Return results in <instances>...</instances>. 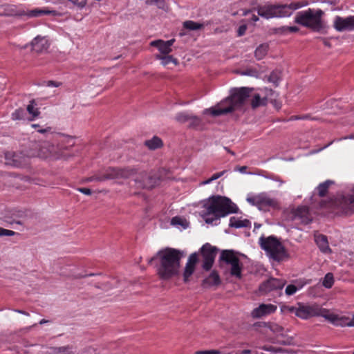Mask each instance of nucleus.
<instances>
[{"label":"nucleus","instance_id":"nucleus-1","mask_svg":"<svg viewBox=\"0 0 354 354\" xmlns=\"http://www.w3.org/2000/svg\"><path fill=\"white\" fill-rule=\"evenodd\" d=\"M185 256L183 251L166 248L158 251L156 256L149 259L151 264L157 260V274L162 280H169L178 275L180 269V261Z\"/></svg>","mask_w":354,"mask_h":354},{"label":"nucleus","instance_id":"nucleus-2","mask_svg":"<svg viewBox=\"0 0 354 354\" xmlns=\"http://www.w3.org/2000/svg\"><path fill=\"white\" fill-rule=\"evenodd\" d=\"M203 207L204 210L201 213V216L206 223L212 225L221 218L231 213H236L238 210L236 205L229 198L220 196L209 197Z\"/></svg>","mask_w":354,"mask_h":354},{"label":"nucleus","instance_id":"nucleus-3","mask_svg":"<svg viewBox=\"0 0 354 354\" xmlns=\"http://www.w3.org/2000/svg\"><path fill=\"white\" fill-rule=\"evenodd\" d=\"M252 91H254V89L248 87L232 88L227 97L216 106L205 110V112H209L213 116H218L241 109L248 101Z\"/></svg>","mask_w":354,"mask_h":354},{"label":"nucleus","instance_id":"nucleus-4","mask_svg":"<svg viewBox=\"0 0 354 354\" xmlns=\"http://www.w3.org/2000/svg\"><path fill=\"white\" fill-rule=\"evenodd\" d=\"M308 5V2L297 1L292 2L290 4H269L258 6L255 10L259 16L266 19L276 17H288L292 15V12L301 8Z\"/></svg>","mask_w":354,"mask_h":354},{"label":"nucleus","instance_id":"nucleus-5","mask_svg":"<svg viewBox=\"0 0 354 354\" xmlns=\"http://www.w3.org/2000/svg\"><path fill=\"white\" fill-rule=\"evenodd\" d=\"M324 16V12L322 10L308 8L297 12L294 21L314 32L323 33L326 28Z\"/></svg>","mask_w":354,"mask_h":354},{"label":"nucleus","instance_id":"nucleus-6","mask_svg":"<svg viewBox=\"0 0 354 354\" xmlns=\"http://www.w3.org/2000/svg\"><path fill=\"white\" fill-rule=\"evenodd\" d=\"M259 243L266 254L274 261H281L288 257L284 246L276 236H261Z\"/></svg>","mask_w":354,"mask_h":354},{"label":"nucleus","instance_id":"nucleus-7","mask_svg":"<svg viewBox=\"0 0 354 354\" xmlns=\"http://www.w3.org/2000/svg\"><path fill=\"white\" fill-rule=\"evenodd\" d=\"M298 305V307L287 306L286 307V309L288 312L294 313L297 317L303 319H307L310 317L317 316H321L323 317L325 308H322L317 304L305 305L299 304Z\"/></svg>","mask_w":354,"mask_h":354},{"label":"nucleus","instance_id":"nucleus-8","mask_svg":"<svg viewBox=\"0 0 354 354\" xmlns=\"http://www.w3.org/2000/svg\"><path fill=\"white\" fill-rule=\"evenodd\" d=\"M219 261L230 266V274L232 277H235L237 279L241 278L243 265L233 250H223L221 252Z\"/></svg>","mask_w":354,"mask_h":354},{"label":"nucleus","instance_id":"nucleus-9","mask_svg":"<svg viewBox=\"0 0 354 354\" xmlns=\"http://www.w3.org/2000/svg\"><path fill=\"white\" fill-rule=\"evenodd\" d=\"M353 203H354V195L339 196L334 198H331L328 201H322L320 206L324 208L345 211Z\"/></svg>","mask_w":354,"mask_h":354},{"label":"nucleus","instance_id":"nucleus-10","mask_svg":"<svg viewBox=\"0 0 354 354\" xmlns=\"http://www.w3.org/2000/svg\"><path fill=\"white\" fill-rule=\"evenodd\" d=\"M247 201L252 205L257 206L261 210H267L270 207L277 208L278 202L274 198L270 197L266 193H261L256 196L249 197Z\"/></svg>","mask_w":354,"mask_h":354},{"label":"nucleus","instance_id":"nucleus-11","mask_svg":"<svg viewBox=\"0 0 354 354\" xmlns=\"http://www.w3.org/2000/svg\"><path fill=\"white\" fill-rule=\"evenodd\" d=\"M137 174L134 169L116 167L108 168L104 174L99 178V180L125 179L130 178Z\"/></svg>","mask_w":354,"mask_h":354},{"label":"nucleus","instance_id":"nucleus-12","mask_svg":"<svg viewBox=\"0 0 354 354\" xmlns=\"http://www.w3.org/2000/svg\"><path fill=\"white\" fill-rule=\"evenodd\" d=\"M200 251L203 257L202 268L209 271L213 266L218 249L207 243L201 247Z\"/></svg>","mask_w":354,"mask_h":354},{"label":"nucleus","instance_id":"nucleus-13","mask_svg":"<svg viewBox=\"0 0 354 354\" xmlns=\"http://www.w3.org/2000/svg\"><path fill=\"white\" fill-rule=\"evenodd\" d=\"M259 93L251 92V95L249 97L250 102V106L253 109H256L258 107L266 106L268 102V95H272L273 91L272 89L265 88L261 91Z\"/></svg>","mask_w":354,"mask_h":354},{"label":"nucleus","instance_id":"nucleus-14","mask_svg":"<svg viewBox=\"0 0 354 354\" xmlns=\"http://www.w3.org/2000/svg\"><path fill=\"white\" fill-rule=\"evenodd\" d=\"M286 283L283 279L270 278L260 284L259 291L261 295H266L272 290H282Z\"/></svg>","mask_w":354,"mask_h":354},{"label":"nucleus","instance_id":"nucleus-15","mask_svg":"<svg viewBox=\"0 0 354 354\" xmlns=\"http://www.w3.org/2000/svg\"><path fill=\"white\" fill-rule=\"evenodd\" d=\"M333 28L338 32L354 30V15L346 17L336 16L333 20Z\"/></svg>","mask_w":354,"mask_h":354},{"label":"nucleus","instance_id":"nucleus-16","mask_svg":"<svg viewBox=\"0 0 354 354\" xmlns=\"http://www.w3.org/2000/svg\"><path fill=\"white\" fill-rule=\"evenodd\" d=\"M323 317L336 326H350L351 324V319L349 317L339 315L326 308L324 311Z\"/></svg>","mask_w":354,"mask_h":354},{"label":"nucleus","instance_id":"nucleus-17","mask_svg":"<svg viewBox=\"0 0 354 354\" xmlns=\"http://www.w3.org/2000/svg\"><path fill=\"white\" fill-rule=\"evenodd\" d=\"M43 15H52L55 17H60L62 14L57 10H50L49 8L45 7L42 8H36L32 10H25L24 16L28 18H37Z\"/></svg>","mask_w":354,"mask_h":354},{"label":"nucleus","instance_id":"nucleus-18","mask_svg":"<svg viewBox=\"0 0 354 354\" xmlns=\"http://www.w3.org/2000/svg\"><path fill=\"white\" fill-rule=\"evenodd\" d=\"M198 261V254L196 252L192 253L188 257L183 272V281L186 283L189 281V277L195 270L196 265Z\"/></svg>","mask_w":354,"mask_h":354},{"label":"nucleus","instance_id":"nucleus-19","mask_svg":"<svg viewBox=\"0 0 354 354\" xmlns=\"http://www.w3.org/2000/svg\"><path fill=\"white\" fill-rule=\"evenodd\" d=\"M277 306L269 304H261L259 307L254 308L252 312V316L254 318H261L268 315H270L277 310Z\"/></svg>","mask_w":354,"mask_h":354},{"label":"nucleus","instance_id":"nucleus-20","mask_svg":"<svg viewBox=\"0 0 354 354\" xmlns=\"http://www.w3.org/2000/svg\"><path fill=\"white\" fill-rule=\"evenodd\" d=\"M175 42L174 39H171L167 41H163L162 39H158L152 41L150 43L151 46L156 47L158 50L163 55H168L172 51L171 46Z\"/></svg>","mask_w":354,"mask_h":354},{"label":"nucleus","instance_id":"nucleus-21","mask_svg":"<svg viewBox=\"0 0 354 354\" xmlns=\"http://www.w3.org/2000/svg\"><path fill=\"white\" fill-rule=\"evenodd\" d=\"M3 8L4 17H21L25 15V10L15 5L6 4Z\"/></svg>","mask_w":354,"mask_h":354},{"label":"nucleus","instance_id":"nucleus-22","mask_svg":"<svg viewBox=\"0 0 354 354\" xmlns=\"http://www.w3.org/2000/svg\"><path fill=\"white\" fill-rule=\"evenodd\" d=\"M32 49L36 53H41L49 47L47 39L44 37H36L31 42Z\"/></svg>","mask_w":354,"mask_h":354},{"label":"nucleus","instance_id":"nucleus-23","mask_svg":"<svg viewBox=\"0 0 354 354\" xmlns=\"http://www.w3.org/2000/svg\"><path fill=\"white\" fill-rule=\"evenodd\" d=\"M6 164L8 165L19 167L24 163L23 157L18 153L6 152L5 153Z\"/></svg>","mask_w":354,"mask_h":354},{"label":"nucleus","instance_id":"nucleus-24","mask_svg":"<svg viewBox=\"0 0 354 354\" xmlns=\"http://www.w3.org/2000/svg\"><path fill=\"white\" fill-rule=\"evenodd\" d=\"M315 241L322 252L328 253L331 252L326 236L323 234H315Z\"/></svg>","mask_w":354,"mask_h":354},{"label":"nucleus","instance_id":"nucleus-25","mask_svg":"<svg viewBox=\"0 0 354 354\" xmlns=\"http://www.w3.org/2000/svg\"><path fill=\"white\" fill-rule=\"evenodd\" d=\"M220 283V277L217 272L214 270L207 278L203 281L202 285L203 287L207 288L212 286H218Z\"/></svg>","mask_w":354,"mask_h":354},{"label":"nucleus","instance_id":"nucleus-26","mask_svg":"<svg viewBox=\"0 0 354 354\" xmlns=\"http://www.w3.org/2000/svg\"><path fill=\"white\" fill-rule=\"evenodd\" d=\"M146 178V180H141L138 178L134 179L136 186L138 188L151 189L154 187L155 184L156 183V179L153 176H149L148 174Z\"/></svg>","mask_w":354,"mask_h":354},{"label":"nucleus","instance_id":"nucleus-27","mask_svg":"<svg viewBox=\"0 0 354 354\" xmlns=\"http://www.w3.org/2000/svg\"><path fill=\"white\" fill-rule=\"evenodd\" d=\"M55 152L53 145H50L48 142H44L39 149L37 156L41 158H47L48 156L53 155Z\"/></svg>","mask_w":354,"mask_h":354},{"label":"nucleus","instance_id":"nucleus-28","mask_svg":"<svg viewBox=\"0 0 354 354\" xmlns=\"http://www.w3.org/2000/svg\"><path fill=\"white\" fill-rule=\"evenodd\" d=\"M250 221L248 219L241 220L236 217H231L230 220V227L235 228L247 227L250 226Z\"/></svg>","mask_w":354,"mask_h":354},{"label":"nucleus","instance_id":"nucleus-29","mask_svg":"<svg viewBox=\"0 0 354 354\" xmlns=\"http://www.w3.org/2000/svg\"><path fill=\"white\" fill-rule=\"evenodd\" d=\"M145 144L149 149L154 150L162 146V141L160 138L153 136L151 139L146 140Z\"/></svg>","mask_w":354,"mask_h":354},{"label":"nucleus","instance_id":"nucleus-30","mask_svg":"<svg viewBox=\"0 0 354 354\" xmlns=\"http://www.w3.org/2000/svg\"><path fill=\"white\" fill-rule=\"evenodd\" d=\"M35 106H36V104H35V100H31L30 102V103L28 104V105L27 106L26 110L28 112V113L32 115L31 118H28V120L29 121L33 120L35 118L38 117L40 114V111Z\"/></svg>","mask_w":354,"mask_h":354},{"label":"nucleus","instance_id":"nucleus-31","mask_svg":"<svg viewBox=\"0 0 354 354\" xmlns=\"http://www.w3.org/2000/svg\"><path fill=\"white\" fill-rule=\"evenodd\" d=\"M299 30L297 26H281L274 29V33L279 35H287L289 32H297Z\"/></svg>","mask_w":354,"mask_h":354},{"label":"nucleus","instance_id":"nucleus-32","mask_svg":"<svg viewBox=\"0 0 354 354\" xmlns=\"http://www.w3.org/2000/svg\"><path fill=\"white\" fill-rule=\"evenodd\" d=\"M333 183L334 182L330 180H327L325 182L320 183L317 187L319 196L321 197L324 196L326 194L330 185Z\"/></svg>","mask_w":354,"mask_h":354},{"label":"nucleus","instance_id":"nucleus-33","mask_svg":"<svg viewBox=\"0 0 354 354\" xmlns=\"http://www.w3.org/2000/svg\"><path fill=\"white\" fill-rule=\"evenodd\" d=\"M75 140L73 137L64 136L62 138L60 145L59 149L68 150L70 147L74 146Z\"/></svg>","mask_w":354,"mask_h":354},{"label":"nucleus","instance_id":"nucleus-34","mask_svg":"<svg viewBox=\"0 0 354 354\" xmlns=\"http://www.w3.org/2000/svg\"><path fill=\"white\" fill-rule=\"evenodd\" d=\"M268 50V45L266 44H261L259 46L255 51L254 55L257 59H263L267 54Z\"/></svg>","mask_w":354,"mask_h":354},{"label":"nucleus","instance_id":"nucleus-35","mask_svg":"<svg viewBox=\"0 0 354 354\" xmlns=\"http://www.w3.org/2000/svg\"><path fill=\"white\" fill-rule=\"evenodd\" d=\"M183 27L189 30H196L202 29L204 27V24L187 20L183 23Z\"/></svg>","mask_w":354,"mask_h":354},{"label":"nucleus","instance_id":"nucleus-36","mask_svg":"<svg viewBox=\"0 0 354 354\" xmlns=\"http://www.w3.org/2000/svg\"><path fill=\"white\" fill-rule=\"evenodd\" d=\"M309 210L306 206L298 207L296 209V215L304 218V221L308 223L310 219L308 218Z\"/></svg>","mask_w":354,"mask_h":354},{"label":"nucleus","instance_id":"nucleus-37","mask_svg":"<svg viewBox=\"0 0 354 354\" xmlns=\"http://www.w3.org/2000/svg\"><path fill=\"white\" fill-rule=\"evenodd\" d=\"M191 113L188 112H180L175 116V120L179 123H185L190 119Z\"/></svg>","mask_w":354,"mask_h":354},{"label":"nucleus","instance_id":"nucleus-38","mask_svg":"<svg viewBox=\"0 0 354 354\" xmlns=\"http://www.w3.org/2000/svg\"><path fill=\"white\" fill-rule=\"evenodd\" d=\"M156 58L158 59H160L162 61V64L164 65V66L167 65L170 62H174L175 64H177V63H178L177 59L174 58L171 55H156Z\"/></svg>","mask_w":354,"mask_h":354},{"label":"nucleus","instance_id":"nucleus-39","mask_svg":"<svg viewBox=\"0 0 354 354\" xmlns=\"http://www.w3.org/2000/svg\"><path fill=\"white\" fill-rule=\"evenodd\" d=\"M334 283L333 274L330 272L327 273L323 279L322 285L326 288H330Z\"/></svg>","mask_w":354,"mask_h":354},{"label":"nucleus","instance_id":"nucleus-40","mask_svg":"<svg viewBox=\"0 0 354 354\" xmlns=\"http://www.w3.org/2000/svg\"><path fill=\"white\" fill-rule=\"evenodd\" d=\"M69 346L51 347L48 351V354H66Z\"/></svg>","mask_w":354,"mask_h":354},{"label":"nucleus","instance_id":"nucleus-41","mask_svg":"<svg viewBox=\"0 0 354 354\" xmlns=\"http://www.w3.org/2000/svg\"><path fill=\"white\" fill-rule=\"evenodd\" d=\"M26 114V111L24 109H16L12 113V119L13 120H24Z\"/></svg>","mask_w":354,"mask_h":354},{"label":"nucleus","instance_id":"nucleus-42","mask_svg":"<svg viewBox=\"0 0 354 354\" xmlns=\"http://www.w3.org/2000/svg\"><path fill=\"white\" fill-rule=\"evenodd\" d=\"M281 78V73L278 71H272L268 77V81L277 86Z\"/></svg>","mask_w":354,"mask_h":354},{"label":"nucleus","instance_id":"nucleus-43","mask_svg":"<svg viewBox=\"0 0 354 354\" xmlns=\"http://www.w3.org/2000/svg\"><path fill=\"white\" fill-rule=\"evenodd\" d=\"M189 126L192 128H196L201 125V120L199 117L191 114L190 119H189Z\"/></svg>","mask_w":354,"mask_h":354},{"label":"nucleus","instance_id":"nucleus-44","mask_svg":"<svg viewBox=\"0 0 354 354\" xmlns=\"http://www.w3.org/2000/svg\"><path fill=\"white\" fill-rule=\"evenodd\" d=\"M185 223H186V221L179 216L172 218L171 221V223L174 225H181L185 227L186 225H185Z\"/></svg>","mask_w":354,"mask_h":354},{"label":"nucleus","instance_id":"nucleus-45","mask_svg":"<svg viewBox=\"0 0 354 354\" xmlns=\"http://www.w3.org/2000/svg\"><path fill=\"white\" fill-rule=\"evenodd\" d=\"M297 290L298 288L296 286L290 284L286 288L285 292L287 295H292L297 292Z\"/></svg>","mask_w":354,"mask_h":354},{"label":"nucleus","instance_id":"nucleus-46","mask_svg":"<svg viewBox=\"0 0 354 354\" xmlns=\"http://www.w3.org/2000/svg\"><path fill=\"white\" fill-rule=\"evenodd\" d=\"M16 234L15 231L0 227V236H12Z\"/></svg>","mask_w":354,"mask_h":354},{"label":"nucleus","instance_id":"nucleus-47","mask_svg":"<svg viewBox=\"0 0 354 354\" xmlns=\"http://www.w3.org/2000/svg\"><path fill=\"white\" fill-rule=\"evenodd\" d=\"M196 354H221V352L219 350L213 349L196 351Z\"/></svg>","mask_w":354,"mask_h":354},{"label":"nucleus","instance_id":"nucleus-48","mask_svg":"<svg viewBox=\"0 0 354 354\" xmlns=\"http://www.w3.org/2000/svg\"><path fill=\"white\" fill-rule=\"evenodd\" d=\"M147 3L148 4H157L158 8H162L164 6V1L163 0H150L147 1Z\"/></svg>","mask_w":354,"mask_h":354},{"label":"nucleus","instance_id":"nucleus-49","mask_svg":"<svg viewBox=\"0 0 354 354\" xmlns=\"http://www.w3.org/2000/svg\"><path fill=\"white\" fill-rule=\"evenodd\" d=\"M247 30V26L246 25H241L239 27L237 35L238 36H242L245 33V31Z\"/></svg>","mask_w":354,"mask_h":354},{"label":"nucleus","instance_id":"nucleus-50","mask_svg":"<svg viewBox=\"0 0 354 354\" xmlns=\"http://www.w3.org/2000/svg\"><path fill=\"white\" fill-rule=\"evenodd\" d=\"M271 330L274 332V333H280L283 331V328L277 325V324H274L271 326Z\"/></svg>","mask_w":354,"mask_h":354},{"label":"nucleus","instance_id":"nucleus-51","mask_svg":"<svg viewBox=\"0 0 354 354\" xmlns=\"http://www.w3.org/2000/svg\"><path fill=\"white\" fill-rule=\"evenodd\" d=\"M242 74L245 75L257 76V71L252 69H248L245 71H244Z\"/></svg>","mask_w":354,"mask_h":354},{"label":"nucleus","instance_id":"nucleus-52","mask_svg":"<svg viewBox=\"0 0 354 354\" xmlns=\"http://www.w3.org/2000/svg\"><path fill=\"white\" fill-rule=\"evenodd\" d=\"M226 172L225 170L224 171H222L221 172H218V173H216L212 175V176L210 178V180H215L218 178H219L220 177H221Z\"/></svg>","mask_w":354,"mask_h":354},{"label":"nucleus","instance_id":"nucleus-53","mask_svg":"<svg viewBox=\"0 0 354 354\" xmlns=\"http://www.w3.org/2000/svg\"><path fill=\"white\" fill-rule=\"evenodd\" d=\"M308 118H309V116L307 115H304L302 116L292 115L290 117V120H306V119H308Z\"/></svg>","mask_w":354,"mask_h":354},{"label":"nucleus","instance_id":"nucleus-54","mask_svg":"<svg viewBox=\"0 0 354 354\" xmlns=\"http://www.w3.org/2000/svg\"><path fill=\"white\" fill-rule=\"evenodd\" d=\"M147 173L146 171L140 172L135 178H138L141 180H146Z\"/></svg>","mask_w":354,"mask_h":354},{"label":"nucleus","instance_id":"nucleus-55","mask_svg":"<svg viewBox=\"0 0 354 354\" xmlns=\"http://www.w3.org/2000/svg\"><path fill=\"white\" fill-rule=\"evenodd\" d=\"M77 190L84 194H86V195H91L92 192L90 189L88 188H85V187H81V188H78Z\"/></svg>","mask_w":354,"mask_h":354},{"label":"nucleus","instance_id":"nucleus-56","mask_svg":"<svg viewBox=\"0 0 354 354\" xmlns=\"http://www.w3.org/2000/svg\"><path fill=\"white\" fill-rule=\"evenodd\" d=\"M48 86L58 87L61 85V83L55 81H48L46 84Z\"/></svg>","mask_w":354,"mask_h":354},{"label":"nucleus","instance_id":"nucleus-57","mask_svg":"<svg viewBox=\"0 0 354 354\" xmlns=\"http://www.w3.org/2000/svg\"><path fill=\"white\" fill-rule=\"evenodd\" d=\"M51 130V128L48 127L46 129H38L37 131L41 133H45L46 132H48Z\"/></svg>","mask_w":354,"mask_h":354},{"label":"nucleus","instance_id":"nucleus-58","mask_svg":"<svg viewBox=\"0 0 354 354\" xmlns=\"http://www.w3.org/2000/svg\"><path fill=\"white\" fill-rule=\"evenodd\" d=\"M15 312L18 313H20V314H22V315H26V316H29V313L28 312H26L24 310H18V309H15L14 310Z\"/></svg>","mask_w":354,"mask_h":354},{"label":"nucleus","instance_id":"nucleus-59","mask_svg":"<svg viewBox=\"0 0 354 354\" xmlns=\"http://www.w3.org/2000/svg\"><path fill=\"white\" fill-rule=\"evenodd\" d=\"M263 349L264 351H271V352H273L274 350V348L272 346H263Z\"/></svg>","mask_w":354,"mask_h":354},{"label":"nucleus","instance_id":"nucleus-60","mask_svg":"<svg viewBox=\"0 0 354 354\" xmlns=\"http://www.w3.org/2000/svg\"><path fill=\"white\" fill-rule=\"evenodd\" d=\"M247 169V167L246 166H243V167H241L239 168V171L241 173H245V171Z\"/></svg>","mask_w":354,"mask_h":354},{"label":"nucleus","instance_id":"nucleus-61","mask_svg":"<svg viewBox=\"0 0 354 354\" xmlns=\"http://www.w3.org/2000/svg\"><path fill=\"white\" fill-rule=\"evenodd\" d=\"M251 19L253 22H257V21H259V17L255 15H252Z\"/></svg>","mask_w":354,"mask_h":354},{"label":"nucleus","instance_id":"nucleus-62","mask_svg":"<svg viewBox=\"0 0 354 354\" xmlns=\"http://www.w3.org/2000/svg\"><path fill=\"white\" fill-rule=\"evenodd\" d=\"M251 353V351L249 350V349H245V350H243L240 354H250Z\"/></svg>","mask_w":354,"mask_h":354},{"label":"nucleus","instance_id":"nucleus-63","mask_svg":"<svg viewBox=\"0 0 354 354\" xmlns=\"http://www.w3.org/2000/svg\"><path fill=\"white\" fill-rule=\"evenodd\" d=\"M213 180H210V178L203 181L201 183L202 185H206V184H209L211 182H212Z\"/></svg>","mask_w":354,"mask_h":354},{"label":"nucleus","instance_id":"nucleus-64","mask_svg":"<svg viewBox=\"0 0 354 354\" xmlns=\"http://www.w3.org/2000/svg\"><path fill=\"white\" fill-rule=\"evenodd\" d=\"M350 326H354V315L353 316V318L351 319Z\"/></svg>","mask_w":354,"mask_h":354}]
</instances>
